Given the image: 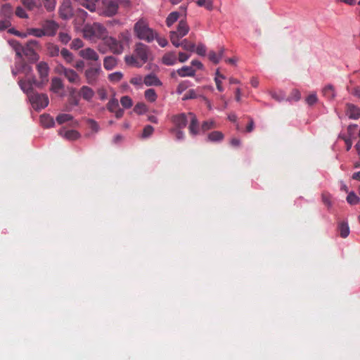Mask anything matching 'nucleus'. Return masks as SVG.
<instances>
[{
	"label": "nucleus",
	"mask_w": 360,
	"mask_h": 360,
	"mask_svg": "<svg viewBox=\"0 0 360 360\" xmlns=\"http://www.w3.org/2000/svg\"><path fill=\"white\" fill-rule=\"evenodd\" d=\"M151 55L149 46L139 42L135 45L134 55L126 56L124 60L127 65L139 68L148 60Z\"/></svg>",
	"instance_id": "obj_1"
},
{
	"label": "nucleus",
	"mask_w": 360,
	"mask_h": 360,
	"mask_svg": "<svg viewBox=\"0 0 360 360\" xmlns=\"http://www.w3.org/2000/svg\"><path fill=\"white\" fill-rule=\"evenodd\" d=\"M134 34L138 39L148 43L152 42L156 37V32L150 28L146 20L139 19L134 26Z\"/></svg>",
	"instance_id": "obj_2"
},
{
	"label": "nucleus",
	"mask_w": 360,
	"mask_h": 360,
	"mask_svg": "<svg viewBox=\"0 0 360 360\" xmlns=\"http://www.w3.org/2000/svg\"><path fill=\"white\" fill-rule=\"evenodd\" d=\"M130 39L128 32H122L118 35V39L112 37L105 38V44L114 54H121L124 46L128 44Z\"/></svg>",
	"instance_id": "obj_3"
},
{
	"label": "nucleus",
	"mask_w": 360,
	"mask_h": 360,
	"mask_svg": "<svg viewBox=\"0 0 360 360\" xmlns=\"http://www.w3.org/2000/svg\"><path fill=\"white\" fill-rule=\"evenodd\" d=\"M84 37L90 40L95 39H104L107 35L105 27L98 22L86 24L83 28Z\"/></svg>",
	"instance_id": "obj_4"
},
{
	"label": "nucleus",
	"mask_w": 360,
	"mask_h": 360,
	"mask_svg": "<svg viewBox=\"0 0 360 360\" xmlns=\"http://www.w3.org/2000/svg\"><path fill=\"white\" fill-rule=\"evenodd\" d=\"M101 73L102 69L101 64L89 66L84 73L86 83L92 86L96 85L99 80Z\"/></svg>",
	"instance_id": "obj_5"
},
{
	"label": "nucleus",
	"mask_w": 360,
	"mask_h": 360,
	"mask_svg": "<svg viewBox=\"0 0 360 360\" xmlns=\"http://www.w3.org/2000/svg\"><path fill=\"white\" fill-rule=\"evenodd\" d=\"M29 99L35 109L44 108L49 104V98L45 94L32 92V94H29Z\"/></svg>",
	"instance_id": "obj_6"
},
{
	"label": "nucleus",
	"mask_w": 360,
	"mask_h": 360,
	"mask_svg": "<svg viewBox=\"0 0 360 360\" xmlns=\"http://www.w3.org/2000/svg\"><path fill=\"white\" fill-rule=\"evenodd\" d=\"M60 17L64 20L70 18L73 15V8L70 0H63L59 7Z\"/></svg>",
	"instance_id": "obj_7"
},
{
	"label": "nucleus",
	"mask_w": 360,
	"mask_h": 360,
	"mask_svg": "<svg viewBox=\"0 0 360 360\" xmlns=\"http://www.w3.org/2000/svg\"><path fill=\"white\" fill-rule=\"evenodd\" d=\"M60 73L63 75L70 83L75 84H80L81 78L74 70L62 66Z\"/></svg>",
	"instance_id": "obj_8"
},
{
	"label": "nucleus",
	"mask_w": 360,
	"mask_h": 360,
	"mask_svg": "<svg viewBox=\"0 0 360 360\" xmlns=\"http://www.w3.org/2000/svg\"><path fill=\"white\" fill-rule=\"evenodd\" d=\"M103 3L104 6V14L106 16L110 17L117 13L119 7L117 0H104Z\"/></svg>",
	"instance_id": "obj_9"
},
{
	"label": "nucleus",
	"mask_w": 360,
	"mask_h": 360,
	"mask_svg": "<svg viewBox=\"0 0 360 360\" xmlns=\"http://www.w3.org/2000/svg\"><path fill=\"white\" fill-rule=\"evenodd\" d=\"M188 114L180 113L172 117V122L174 127L173 128L184 129L188 123Z\"/></svg>",
	"instance_id": "obj_10"
},
{
	"label": "nucleus",
	"mask_w": 360,
	"mask_h": 360,
	"mask_svg": "<svg viewBox=\"0 0 360 360\" xmlns=\"http://www.w3.org/2000/svg\"><path fill=\"white\" fill-rule=\"evenodd\" d=\"M58 27V24L51 20H46L42 24V28L46 36H54Z\"/></svg>",
	"instance_id": "obj_11"
},
{
	"label": "nucleus",
	"mask_w": 360,
	"mask_h": 360,
	"mask_svg": "<svg viewBox=\"0 0 360 360\" xmlns=\"http://www.w3.org/2000/svg\"><path fill=\"white\" fill-rule=\"evenodd\" d=\"M188 118L190 120V124L188 125V131L191 136H196L199 134L200 129L198 120L195 115L193 112L188 113Z\"/></svg>",
	"instance_id": "obj_12"
},
{
	"label": "nucleus",
	"mask_w": 360,
	"mask_h": 360,
	"mask_svg": "<svg viewBox=\"0 0 360 360\" xmlns=\"http://www.w3.org/2000/svg\"><path fill=\"white\" fill-rule=\"evenodd\" d=\"M37 70L40 79L45 84L48 82V76L49 72V67L46 62L41 61L37 65Z\"/></svg>",
	"instance_id": "obj_13"
},
{
	"label": "nucleus",
	"mask_w": 360,
	"mask_h": 360,
	"mask_svg": "<svg viewBox=\"0 0 360 360\" xmlns=\"http://www.w3.org/2000/svg\"><path fill=\"white\" fill-rule=\"evenodd\" d=\"M79 54L82 58L87 60L97 61L99 59L98 54L91 48L82 49L79 51Z\"/></svg>",
	"instance_id": "obj_14"
},
{
	"label": "nucleus",
	"mask_w": 360,
	"mask_h": 360,
	"mask_svg": "<svg viewBox=\"0 0 360 360\" xmlns=\"http://www.w3.org/2000/svg\"><path fill=\"white\" fill-rule=\"evenodd\" d=\"M346 114L349 119L357 120L360 117V108L352 103H347Z\"/></svg>",
	"instance_id": "obj_15"
},
{
	"label": "nucleus",
	"mask_w": 360,
	"mask_h": 360,
	"mask_svg": "<svg viewBox=\"0 0 360 360\" xmlns=\"http://www.w3.org/2000/svg\"><path fill=\"white\" fill-rule=\"evenodd\" d=\"M79 94L86 101H90L95 95L94 91L88 86H82L79 91Z\"/></svg>",
	"instance_id": "obj_16"
},
{
	"label": "nucleus",
	"mask_w": 360,
	"mask_h": 360,
	"mask_svg": "<svg viewBox=\"0 0 360 360\" xmlns=\"http://www.w3.org/2000/svg\"><path fill=\"white\" fill-rule=\"evenodd\" d=\"M13 8L10 4H4L1 6L0 8V16L2 18L9 19L13 16Z\"/></svg>",
	"instance_id": "obj_17"
},
{
	"label": "nucleus",
	"mask_w": 360,
	"mask_h": 360,
	"mask_svg": "<svg viewBox=\"0 0 360 360\" xmlns=\"http://www.w3.org/2000/svg\"><path fill=\"white\" fill-rule=\"evenodd\" d=\"M78 4L88 9L91 12H94L96 10V4L99 0H75Z\"/></svg>",
	"instance_id": "obj_18"
},
{
	"label": "nucleus",
	"mask_w": 360,
	"mask_h": 360,
	"mask_svg": "<svg viewBox=\"0 0 360 360\" xmlns=\"http://www.w3.org/2000/svg\"><path fill=\"white\" fill-rule=\"evenodd\" d=\"M162 61L166 65H174L177 61L175 53L168 52L165 53L162 58Z\"/></svg>",
	"instance_id": "obj_19"
},
{
	"label": "nucleus",
	"mask_w": 360,
	"mask_h": 360,
	"mask_svg": "<svg viewBox=\"0 0 360 360\" xmlns=\"http://www.w3.org/2000/svg\"><path fill=\"white\" fill-rule=\"evenodd\" d=\"M338 230L340 233V236L343 238H347L350 232L348 223L345 221L338 222Z\"/></svg>",
	"instance_id": "obj_20"
},
{
	"label": "nucleus",
	"mask_w": 360,
	"mask_h": 360,
	"mask_svg": "<svg viewBox=\"0 0 360 360\" xmlns=\"http://www.w3.org/2000/svg\"><path fill=\"white\" fill-rule=\"evenodd\" d=\"M176 73L181 77H193L195 75V70L190 66H184L176 70Z\"/></svg>",
	"instance_id": "obj_21"
},
{
	"label": "nucleus",
	"mask_w": 360,
	"mask_h": 360,
	"mask_svg": "<svg viewBox=\"0 0 360 360\" xmlns=\"http://www.w3.org/2000/svg\"><path fill=\"white\" fill-rule=\"evenodd\" d=\"M144 84L146 86H161V81L154 75H148L144 78Z\"/></svg>",
	"instance_id": "obj_22"
},
{
	"label": "nucleus",
	"mask_w": 360,
	"mask_h": 360,
	"mask_svg": "<svg viewBox=\"0 0 360 360\" xmlns=\"http://www.w3.org/2000/svg\"><path fill=\"white\" fill-rule=\"evenodd\" d=\"M20 50L23 53L24 55L27 56L32 60H37L38 59V56L32 47H29L27 46H20Z\"/></svg>",
	"instance_id": "obj_23"
},
{
	"label": "nucleus",
	"mask_w": 360,
	"mask_h": 360,
	"mask_svg": "<svg viewBox=\"0 0 360 360\" xmlns=\"http://www.w3.org/2000/svg\"><path fill=\"white\" fill-rule=\"evenodd\" d=\"M18 84L20 86L21 89L24 92H25L28 96L30 94H32V92H34L32 86L31 80L20 79L18 82Z\"/></svg>",
	"instance_id": "obj_24"
},
{
	"label": "nucleus",
	"mask_w": 360,
	"mask_h": 360,
	"mask_svg": "<svg viewBox=\"0 0 360 360\" xmlns=\"http://www.w3.org/2000/svg\"><path fill=\"white\" fill-rule=\"evenodd\" d=\"M64 85L61 79L53 77L51 80V90L54 93H58L59 91L63 89Z\"/></svg>",
	"instance_id": "obj_25"
},
{
	"label": "nucleus",
	"mask_w": 360,
	"mask_h": 360,
	"mask_svg": "<svg viewBox=\"0 0 360 360\" xmlns=\"http://www.w3.org/2000/svg\"><path fill=\"white\" fill-rule=\"evenodd\" d=\"M188 31L189 27L186 22L184 20L179 21L177 27V30L175 31L176 32H177V34L183 37L188 33Z\"/></svg>",
	"instance_id": "obj_26"
},
{
	"label": "nucleus",
	"mask_w": 360,
	"mask_h": 360,
	"mask_svg": "<svg viewBox=\"0 0 360 360\" xmlns=\"http://www.w3.org/2000/svg\"><path fill=\"white\" fill-rule=\"evenodd\" d=\"M59 134L68 140H76L79 137V134L76 130L60 131Z\"/></svg>",
	"instance_id": "obj_27"
},
{
	"label": "nucleus",
	"mask_w": 360,
	"mask_h": 360,
	"mask_svg": "<svg viewBox=\"0 0 360 360\" xmlns=\"http://www.w3.org/2000/svg\"><path fill=\"white\" fill-rule=\"evenodd\" d=\"M117 65V60L113 56H107L104 58L103 66L107 70L113 69Z\"/></svg>",
	"instance_id": "obj_28"
},
{
	"label": "nucleus",
	"mask_w": 360,
	"mask_h": 360,
	"mask_svg": "<svg viewBox=\"0 0 360 360\" xmlns=\"http://www.w3.org/2000/svg\"><path fill=\"white\" fill-rule=\"evenodd\" d=\"M40 122L44 127L49 128L53 126L54 120L49 115H42L40 116Z\"/></svg>",
	"instance_id": "obj_29"
},
{
	"label": "nucleus",
	"mask_w": 360,
	"mask_h": 360,
	"mask_svg": "<svg viewBox=\"0 0 360 360\" xmlns=\"http://www.w3.org/2000/svg\"><path fill=\"white\" fill-rule=\"evenodd\" d=\"M224 139V134L219 131H214L207 136V139L212 142L221 141Z\"/></svg>",
	"instance_id": "obj_30"
},
{
	"label": "nucleus",
	"mask_w": 360,
	"mask_h": 360,
	"mask_svg": "<svg viewBox=\"0 0 360 360\" xmlns=\"http://www.w3.org/2000/svg\"><path fill=\"white\" fill-rule=\"evenodd\" d=\"M179 18V13L177 11L172 12L166 19L167 27H171Z\"/></svg>",
	"instance_id": "obj_31"
},
{
	"label": "nucleus",
	"mask_w": 360,
	"mask_h": 360,
	"mask_svg": "<svg viewBox=\"0 0 360 360\" xmlns=\"http://www.w3.org/2000/svg\"><path fill=\"white\" fill-rule=\"evenodd\" d=\"M145 98L149 102H155L158 98L157 94L153 89H148L144 93Z\"/></svg>",
	"instance_id": "obj_32"
},
{
	"label": "nucleus",
	"mask_w": 360,
	"mask_h": 360,
	"mask_svg": "<svg viewBox=\"0 0 360 360\" xmlns=\"http://www.w3.org/2000/svg\"><path fill=\"white\" fill-rule=\"evenodd\" d=\"M323 95L328 99H332L335 97V92L333 86L331 85H327L323 89Z\"/></svg>",
	"instance_id": "obj_33"
},
{
	"label": "nucleus",
	"mask_w": 360,
	"mask_h": 360,
	"mask_svg": "<svg viewBox=\"0 0 360 360\" xmlns=\"http://www.w3.org/2000/svg\"><path fill=\"white\" fill-rule=\"evenodd\" d=\"M27 34L32 35L36 37H41L46 36L43 28H29L27 30Z\"/></svg>",
	"instance_id": "obj_34"
},
{
	"label": "nucleus",
	"mask_w": 360,
	"mask_h": 360,
	"mask_svg": "<svg viewBox=\"0 0 360 360\" xmlns=\"http://www.w3.org/2000/svg\"><path fill=\"white\" fill-rule=\"evenodd\" d=\"M60 55L62 56V57L64 58V60L68 63H71L72 61H73V55L72 53L69 51L67 49L65 48H63L61 51H60Z\"/></svg>",
	"instance_id": "obj_35"
},
{
	"label": "nucleus",
	"mask_w": 360,
	"mask_h": 360,
	"mask_svg": "<svg viewBox=\"0 0 360 360\" xmlns=\"http://www.w3.org/2000/svg\"><path fill=\"white\" fill-rule=\"evenodd\" d=\"M43 6L47 11H53L56 8V0H41Z\"/></svg>",
	"instance_id": "obj_36"
},
{
	"label": "nucleus",
	"mask_w": 360,
	"mask_h": 360,
	"mask_svg": "<svg viewBox=\"0 0 360 360\" xmlns=\"http://www.w3.org/2000/svg\"><path fill=\"white\" fill-rule=\"evenodd\" d=\"M215 127H216L215 122L212 120H210L204 121L201 124L200 129L202 131L205 132L207 130L214 129Z\"/></svg>",
	"instance_id": "obj_37"
},
{
	"label": "nucleus",
	"mask_w": 360,
	"mask_h": 360,
	"mask_svg": "<svg viewBox=\"0 0 360 360\" xmlns=\"http://www.w3.org/2000/svg\"><path fill=\"white\" fill-rule=\"evenodd\" d=\"M49 55L52 57L57 56L60 53L58 45L50 44L47 47Z\"/></svg>",
	"instance_id": "obj_38"
},
{
	"label": "nucleus",
	"mask_w": 360,
	"mask_h": 360,
	"mask_svg": "<svg viewBox=\"0 0 360 360\" xmlns=\"http://www.w3.org/2000/svg\"><path fill=\"white\" fill-rule=\"evenodd\" d=\"M186 51H194L195 49V45L194 43L189 41L188 39H185L181 42V46Z\"/></svg>",
	"instance_id": "obj_39"
},
{
	"label": "nucleus",
	"mask_w": 360,
	"mask_h": 360,
	"mask_svg": "<svg viewBox=\"0 0 360 360\" xmlns=\"http://www.w3.org/2000/svg\"><path fill=\"white\" fill-rule=\"evenodd\" d=\"M170 133L174 134L176 139L178 141L184 140L185 138V133L182 131V129L172 128Z\"/></svg>",
	"instance_id": "obj_40"
},
{
	"label": "nucleus",
	"mask_w": 360,
	"mask_h": 360,
	"mask_svg": "<svg viewBox=\"0 0 360 360\" xmlns=\"http://www.w3.org/2000/svg\"><path fill=\"white\" fill-rule=\"evenodd\" d=\"M169 37H170V41H171L172 44L175 47H179L181 46V43H179V39L181 38L182 37H180L179 35H178L177 32H176L175 31L170 32Z\"/></svg>",
	"instance_id": "obj_41"
},
{
	"label": "nucleus",
	"mask_w": 360,
	"mask_h": 360,
	"mask_svg": "<svg viewBox=\"0 0 360 360\" xmlns=\"http://www.w3.org/2000/svg\"><path fill=\"white\" fill-rule=\"evenodd\" d=\"M119 103L116 98L110 99L107 103V109L112 112L119 108Z\"/></svg>",
	"instance_id": "obj_42"
},
{
	"label": "nucleus",
	"mask_w": 360,
	"mask_h": 360,
	"mask_svg": "<svg viewBox=\"0 0 360 360\" xmlns=\"http://www.w3.org/2000/svg\"><path fill=\"white\" fill-rule=\"evenodd\" d=\"M72 116L69 114H60L56 117V121L58 124H63L66 122L70 121L72 120Z\"/></svg>",
	"instance_id": "obj_43"
},
{
	"label": "nucleus",
	"mask_w": 360,
	"mask_h": 360,
	"mask_svg": "<svg viewBox=\"0 0 360 360\" xmlns=\"http://www.w3.org/2000/svg\"><path fill=\"white\" fill-rule=\"evenodd\" d=\"M359 200L360 198L354 192L349 193L347 197V201L350 205H356Z\"/></svg>",
	"instance_id": "obj_44"
},
{
	"label": "nucleus",
	"mask_w": 360,
	"mask_h": 360,
	"mask_svg": "<svg viewBox=\"0 0 360 360\" xmlns=\"http://www.w3.org/2000/svg\"><path fill=\"white\" fill-rule=\"evenodd\" d=\"M197 4L199 6H203L208 11L213 9V4L211 0H198Z\"/></svg>",
	"instance_id": "obj_45"
},
{
	"label": "nucleus",
	"mask_w": 360,
	"mask_h": 360,
	"mask_svg": "<svg viewBox=\"0 0 360 360\" xmlns=\"http://www.w3.org/2000/svg\"><path fill=\"white\" fill-rule=\"evenodd\" d=\"M154 131V128L151 125H146L143 129L141 134V137L143 139H146L150 136Z\"/></svg>",
	"instance_id": "obj_46"
},
{
	"label": "nucleus",
	"mask_w": 360,
	"mask_h": 360,
	"mask_svg": "<svg viewBox=\"0 0 360 360\" xmlns=\"http://www.w3.org/2000/svg\"><path fill=\"white\" fill-rule=\"evenodd\" d=\"M123 77V75L120 72H115L108 75V79L112 82H117Z\"/></svg>",
	"instance_id": "obj_47"
},
{
	"label": "nucleus",
	"mask_w": 360,
	"mask_h": 360,
	"mask_svg": "<svg viewBox=\"0 0 360 360\" xmlns=\"http://www.w3.org/2000/svg\"><path fill=\"white\" fill-rule=\"evenodd\" d=\"M20 1L29 11L33 10L37 6L35 0H20Z\"/></svg>",
	"instance_id": "obj_48"
},
{
	"label": "nucleus",
	"mask_w": 360,
	"mask_h": 360,
	"mask_svg": "<svg viewBox=\"0 0 360 360\" xmlns=\"http://www.w3.org/2000/svg\"><path fill=\"white\" fill-rule=\"evenodd\" d=\"M120 103L125 108H129L132 106V100L128 96H122L120 99Z\"/></svg>",
	"instance_id": "obj_49"
},
{
	"label": "nucleus",
	"mask_w": 360,
	"mask_h": 360,
	"mask_svg": "<svg viewBox=\"0 0 360 360\" xmlns=\"http://www.w3.org/2000/svg\"><path fill=\"white\" fill-rule=\"evenodd\" d=\"M322 201L323 204L328 207V208L331 207L332 206V201H331V195L328 193H323L322 194Z\"/></svg>",
	"instance_id": "obj_50"
},
{
	"label": "nucleus",
	"mask_w": 360,
	"mask_h": 360,
	"mask_svg": "<svg viewBox=\"0 0 360 360\" xmlns=\"http://www.w3.org/2000/svg\"><path fill=\"white\" fill-rule=\"evenodd\" d=\"M208 58L209 60L214 64L219 63L221 60V56H218V55L213 51L209 52Z\"/></svg>",
	"instance_id": "obj_51"
},
{
	"label": "nucleus",
	"mask_w": 360,
	"mask_h": 360,
	"mask_svg": "<svg viewBox=\"0 0 360 360\" xmlns=\"http://www.w3.org/2000/svg\"><path fill=\"white\" fill-rule=\"evenodd\" d=\"M188 87V82L183 81L179 84L176 88V93L181 94Z\"/></svg>",
	"instance_id": "obj_52"
},
{
	"label": "nucleus",
	"mask_w": 360,
	"mask_h": 360,
	"mask_svg": "<svg viewBox=\"0 0 360 360\" xmlns=\"http://www.w3.org/2000/svg\"><path fill=\"white\" fill-rule=\"evenodd\" d=\"M15 15L20 18H28V15L25 10L21 6H18L15 9Z\"/></svg>",
	"instance_id": "obj_53"
},
{
	"label": "nucleus",
	"mask_w": 360,
	"mask_h": 360,
	"mask_svg": "<svg viewBox=\"0 0 360 360\" xmlns=\"http://www.w3.org/2000/svg\"><path fill=\"white\" fill-rule=\"evenodd\" d=\"M317 100L316 94L315 93H312L306 98V103L309 105H312L317 102Z\"/></svg>",
	"instance_id": "obj_54"
},
{
	"label": "nucleus",
	"mask_w": 360,
	"mask_h": 360,
	"mask_svg": "<svg viewBox=\"0 0 360 360\" xmlns=\"http://www.w3.org/2000/svg\"><path fill=\"white\" fill-rule=\"evenodd\" d=\"M83 41L79 38L74 39L71 43V48L77 50L83 46Z\"/></svg>",
	"instance_id": "obj_55"
},
{
	"label": "nucleus",
	"mask_w": 360,
	"mask_h": 360,
	"mask_svg": "<svg viewBox=\"0 0 360 360\" xmlns=\"http://www.w3.org/2000/svg\"><path fill=\"white\" fill-rule=\"evenodd\" d=\"M87 15V13L84 10H78V13L77 16L76 20H78L80 24L84 22L86 17Z\"/></svg>",
	"instance_id": "obj_56"
},
{
	"label": "nucleus",
	"mask_w": 360,
	"mask_h": 360,
	"mask_svg": "<svg viewBox=\"0 0 360 360\" xmlns=\"http://www.w3.org/2000/svg\"><path fill=\"white\" fill-rule=\"evenodd\" d=\"M134 110L135 112H136L138 114H141V113L146 112V105L143 103H139L135 105Z\"/></svg>",
	"instance_id": "obj_57"
},
{
	"label": "nucleus",
	"mask_w": 360,
	"mask_h": 360,
	"mask_svg": "<svg viewBox=\"0 0 360 360\" xmlns=\"http://www.w3.org/2000/svg\"><path fill=\"white\" fill-rule=\"evenodd\" d=\"M27 80H31L32 82V86L34 85L35 86L38 88H42L43 86L45 84L44 82L41 79V81H38L34 76L32 77L31 78H29Z\"/></svg>",
	"instance_id": "obj_58"
},
{
	"label": "nucleus",
	"mask_w": 360,
	"mask_h": 360,
	"mask_svg": "<svg viewBox=\"0 0 360 360\" xmlns=\"http://www.w3.org/2000/svg\"><path fill=\"white\" fill-rule=\"evenodd\" d=\"M59 39L62 43L67 44L70 41L71 37L67 33L60 32L59 33Z\"/></svg>",
	"instance_id": "obj_59"
},
{
	"label": "nucleus",
	"mask_w": 360,
	"mask_h": 360,
	"mask_svg": "<svg viewBox=\"0 0 360 360\" xmlns=\"http://www.w3.org/2000/svg\"><path fill=\"white\" fill-rule=\"evenodd\" d=\"M197 95L193 89H190L188 91L184 96L183 100H188V99H192L196 98Z\"/></svg>",
	"instance_id": "obj_60"
},
{
	"label": "nucleus",
	"mask_w": 360,
	"mask_h": 360,
	"mask_svg": "<svg viewBox=\"0 0 360 360\" xmlns=\"http://www.w3.org/2000/svg\"><path fill=\"white\" fill-rule=\"evenodd\" d=\"M195 51L198 55L204 56L206 53V47L204 44H199L195 49Z\"/></svg>",
	"instance_id": "obj_61"
},
{
	"label": "nucleus",
	"mask_w": 360,
	"mask_h": 360,
	"mask_svg": "<svg viewBox=\"0 0 360 360\" xmlns=\"http://www.w3.org/2000/svg\"><path fill=\"white\" fill-rule=\"evenodd\" d=\"M155 39H156L157 42L161 47H165L168 44V41L166 38L158 37L157 33L156 37H155Z\"/></svg>",
	"instance_id": "obj_62"
},
{
	"label": "nucleus",
	"mask_w": 360,
	"mask_h": 360,
	"mask_svg": "<svg viewBox=\"0 0 360 360\" xmlns=\"http://www.w3.org/2000/svg\"><path fill=\"white\" fill-rule=\"evenodd\" d=\"M88 122L89 124V127L95 132H97L99 131V126L98 124L94 120H89Z\"/></svg>",
	"instance_id": "obj_63"
},
{
	"label": "nucleus",
	"mask_w": 360,
	"mask_h": 360,
	"mask_svg": "<svg viewBox=\"0 0 360 360\" xmlns=\"http://www.w3.org/2000/svg\"><path fill=\"white\" fill-rule=\"evenodd\" d=\"M10 25L11 23L8 20L4 18L0 20V30H4L8 27H10Z\"/></svg>",
	"instance_id": "obj_64"
}]
</instances>
